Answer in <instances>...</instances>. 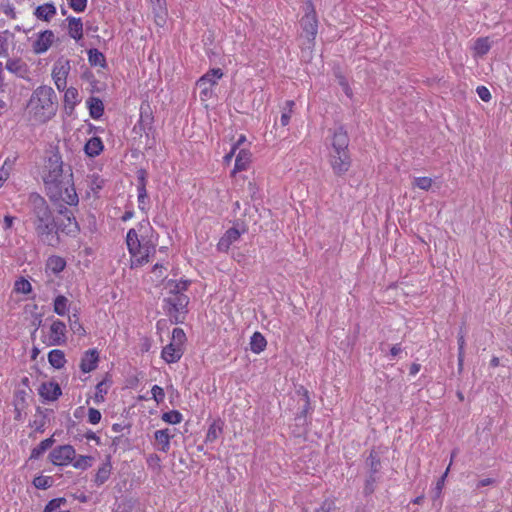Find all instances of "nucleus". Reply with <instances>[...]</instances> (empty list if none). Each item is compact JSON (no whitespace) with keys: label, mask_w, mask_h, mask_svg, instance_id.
I'll return each mask as SVG.
<instances>
[{"label":"nucleus","mask_w":512,"mask_h":512,"mask_svg":"<svg viewBox=\"0 0 512 512\" xmlns=\"http://www.w3.org/2000/svg\"><path fill=\"white\" fill-rule=\"evenodd\" d=\"M42 179L50 201L70 206L78 204L72 167L64 163L58 148L49 151L45 157Z\"/></svg>","instance_id":"nucleus-1"},{"label":"nucleus","mask_w":512,"mask_h":512,"mask_svg":"<svg viewBox=\"0 0 512 512\" xmlns=\"http://www.w3.org/2000/svg\"><path fill=\"white\" fill-rule=\"evenodd\" d=\"M126 244L131 255V266L138 267L147 264L150 257L156 253L157 241L148 220H143L127 232Z\"/></svg>","instance_id":"nucleus-2"},{"label":"nucleus","mask_w":512,"mask_h":512,"mask_svg":"<svg viewBox=\"0 0 512 512\" xmlns=\"http://www.w3.org/2000/svg\"><path fill=\"white\" fill-rule=\"evenodd\" d=\"M29 203L31 204V220L37 237L46 245L53 247L58 245L56 221L46 200L39 194L32 193L29 196Z\"/></svg>","instance_id":"nucleus-3"},{"label":"nucleus","mask_w":512,"mask_h":512,"mask_svg":"<svg viewBox=\"0 0 512 512\" xmlns=\"http://www.w3.org/2000/svg\"><path fill=\"white\" fill-rule=\"evenodd\" d=\"M58 102L55 91L46 85L36 88L28 102L27 109L31 119L39 124L51 120L57 112Z\"/></svg>","instance_id":"nucleus-4"},{"label":"nucleus","mask_w":512,"mask_h":512,"mask_svg":"<svg viewBox=\"0 0 512 512\" xmlns=\"http://www.w3.org/2000/svg\"><path fill=\"white\" fill-rule=\"evenodd\" d=\"M189 284L188 280H169L165 284L164 288L168 291V296L164 298V309L169 316L175 318L176 322H181L179 315L187 312L189 298L183 292L187 290Z\"/></svg>","instance_id":"nucleus-5"},{"label":"nucleus","mask_w":512,"mask_h":512,"mask_svg":"<svg viewBox=\"0 0 512 512\" xmlns=\"http://www.w3.org/2000/svg\"><path fill=\"white\" fill-rule=\"evenodd\" d=\"M76 450L72 445H60L55 447L49 454L50 461L55 466H68L75 459Z\"/></svg>","instance_id":"nucleus-6"},{"label":"nucleus","mask_w":512,"mask_h":512,"mask_svg":"<svg viewBox=\"0 0 512 512\" xmlns=\"http://www.w3.org/2000/svg\"><path fill=\"white\" fill-rule=\"evenodd\" d=\"M223 72L220 68H214L205 73L198 81L197 86L201 89L200 95L205 98L209 97L212 93V86L217 84V81L222 78Z\"/></svg>","instance_id":"nucleus-7"},{"label":"nucleus","mask_w":512,"mask_h":512,"mask_svg":"<svg viewBox=\"0 0 512 512\" xmlns=\"http://www.w3.org/2000/svg\"><path fill=\"white\" fill-rule=\"evenodd\" d=\"M59 213L65 216L67 222L65 223H57L56 222V235H58V231H61L67 235L70 236H76L79 231L80 227L78 225V222L76 221L73 213L68 210L66 207H61L59 209Z\"/></svg>","instance_id":"nucleus-8"},{"label":"nucleus","mask_w":512,"mask_h":512,"mask_svg":"<svg viewBox=\"0 0 512 512\" xmlns=\"http://www.w3.org/2000/svg\"><path fill=\"white\" fill-rule=\"evenodd\" d=\"M330 165L335 175H344L351 166L349 152H331Z\"/></svg>","instance_id":"nucleus-9"},{"label":"nucleus","mask_w":512,"mask_h":512,"mask_svg":"<svg viewBox=\"0 0 512 512\" xmlns=\"http://www.w3.org/2000/svg\"><path fill=\"white\" fill-rule=\"evenodd\" d=\"M70 71L69 60H58L52 70V77L58 90H64L67 84V76Z\"/></svg>","instance_id":"nucleus-10"},{"label":"nucleus","mask_w":512,"mask_h":512,"mask_svg":"<svg viewBox=\"0 0 512 512\" xmlns=\"http://www.w3.org/2000/svg\"><path fill=\"white\" fill-rule=\"evenodd\" d=\"M175 434L171 429L165 428L154 432V447L161 452L168 453L171 447V439Z\"/></svg>","instance_id":"nucleus-11"},{"label":"nucleus","mask_w":512,"mask_h":512,"mask_svg":"<svg viewBox=\"0 0 512 512\" xmlns=\"http://www.w3.org/2000/svg\"><path fill=\"white\" fill-rule=\"evenodd\" d=\"M55 35L51 30H45L38 34L37 39L34 41L32 47L36 54L46 52L53 44Z\"/></svg>","instance_id":"nucleus-12"},{"label":"nucleus","mask_w":512,"mask_h":512,"mask_svg":"<svg viewBox=\"0 0 512 512\" xmlns=\"http://www.w3.org/2000/svg\"><path fill=\"white\" fill-rule=\"evenodd\" d=\"M38 392L44 401H55L62 394L59 384L52 381L42 383Z\"/></svg>","instance_id":"nucleus-13"},{"label":"nucleus","mask_w":512,"mask_h":512,"mask_svg":"<svg viewBox=\"0 0 512 512\" xmlns=\"http://www.w3.org/2000/svg\"><path fill=\"white\" fill-rule=\"evenodd\" d=\"M349 137L347 132L342 128L335 130L332 139V152H348Z\"/></svg>","instance_id":"nucleus-14"},{"label":"nucleus","mask_w":512,"mask_h":512,"mask_svg":"<svg viewBox=\"0 0 512 512\" xmlns=\"http://www.w3.org/2000/svg\"><path fill=\"white\" fill-rule=\"evenodd\" d=\"M146 178H147L146 170H144V169L138 170V172H137L138 202H139V209L142 211L146 210V199H147Z\"/></svg>","instance_id":"nucleus-15"},{"label":"nucleus","mask_w":512,"mask_h":512,"mask_svg":"<svg viewBox=\"0 0 512 512\" xmlns=\"http://www.w3.org/2000/svg\"><path fill=\"white\" fill-rule=\"evenodd\" d=\"M66 325L60 321L55 320L50 327V340L53 345H61L65 342Z\"/></svg>","instance_id":"nucleus-16"},{"label":"nucleus","mask_w":512,"mask_h":512,"mask_svg":"<svg viewBox=\"0 0 512 512\" xmlns=\"http://www.w3.org/2000/svg\"><path fill=\"white\" fill-rule=\"evenodd\" d=\"M186 340V335L181 328H174L171 342L163 348L162 352H180Z\"/></svg>","instance_id":"nucleus-17"},{"label":"nucleus","mask_w":512,"mask_h":512,"mask_svg":"<svg viewBox=\"0 0 512 512\" xmlns=\"http://www.w3.org/2000/svg\"><path fill=\"white\" fill-rule=\"evenodd\" d=\"M111 474L112 464L111 461L108 459L107 461L102 463L96 470V473L93 478L95 486L100 487L104 485L109 480Z\"/></svg>","instance_id":"nucleus-18"},{"label":"nucleus","mask_w":512,"mask_h":512,"mask_svg":"<svg viewBox=\"0 0 512 512\" xmlns=\"http://www.w3.org/2000/svg\"><path fill=\"white\" fill-rule=\"evenodd\" d=\"M301 26L309 40L315 39L317 35V19L314 13H308L301 19Z\"/></svg>","instance_id":"nucleus-19"},{"label":"nucleus","mask_w":512,"mask_h":512,"mask_svg":"<svg viewBox=\"0 0 512 512\" xmlns=\"http://www.w3.org/2000/svg\"><path fill=\"white\" fill-rule=\"evenodd\" d=\"M223 429H224V422L220 418L214 419L210 423V425L207 429L204 442L205 443L215 442L222 435Z\"/></svg>","instance_id":"nucleus-20"},{"label":"nucleus","mask_w":512,"mask_h":512,"mask_svg":"<svg viewBox=\"0 0 512 512\" xmlns=\"http://www.w3.org/2000/svg\"><path fill=\"white\" fill-rule=\"evenodd\" d=\"M66 21L68 22L69 36L76 41L81 40L83 38V23L81 18L69 16Z\"/></svg>","instance_id":"nucleus-21"},{"label":"nucleus","mask_w":512,"mask_h":512,"mask_svg":"<svg viewBox=\"0 0 512 512\" xmlns=\"http://www.w3.org/2000/svg\"><path fill=\"white\" fill-rule=\"evenodd\" d=\"M104 145L100 137L90 138L84 146V151L89 157H96L103 151Z\"/></svg>","instance_id":"nucleus-22"},{"label":"nucleus","mask_w":512,"mask_h":512,"mask_svg":"<svg viewBox=\"0 0 512 512\" xmlns=\"http://www.w3.org/2000/svg\"><path fill=\"white\" fill-rule=\"evenodd\" d=\"M56 14V7L53 3H45L43 5L38 6L34 15L44 21H49Z\"/></svg>","instance_id":"nucleus-23"},{"label":"nucleus","mask_w":512,"mask_h":512,"mask_svg":"<svg viewBox=\"0 0 512 512\" xmlns=\"http://www.w3.org/2000/svg\"><path fill=\"white\" fill-rule=\"evenodd\" d=\"M90 116L99 119L104 113V105L98 97H90L87 101Z\"/></svg>","instance_id":"nucleus-24"},{"label":"nucleus","mask_w":512,"mask_h":512,"mask_svg":"<svg viewBox=\"0 0 512 512\" xmlns=\"http://www.w3.org/2000/svg\"><path fill=\"white\" fill-rule=\"evenodd\" d=\"M66 267V261L60 256L53 255L46 262V269L54 274L62 272Z\"/></svg>","instance_id":"nucleus-25"},{"label":"nucleus","mask_w":512,"mask_h":512,"mask_svg":"<svg viewBox=\"0 0 512 512\" xmlns=\"http://www.w3.org/2000/svg\"><path fill=\"white\" fill-rule=\"evenodd\" d=\"M110 380L108 378H105L101 382H99L95 387V395H94V402L96 404L103 403L105 401V396L108 393L109 387H110Z\"/></svg>","instance_id":"nucleus-26"},{"label":"nucleus","mask_w":512,"mask_h":512,"mask_svg":"<svg viewBox=\"0 0 512 512\" xmlns=\"http://www.w3.org/2000/svg\"><path fill=\"white\" fill-rule=\"evenodd\" d=\"M153 123V116L151 112V108L148 104L142 105L140 108V120L139 125L140 127L145 130L151 129Z\"/></svg>","instance_id":"nucleus-27"},{"label":"nucleus","mask_w":512,"mask_h":512,"mask_svg":"<svg viewBox=\"0 0 512 512\" xmlns=\"http://www.w3.org/2000/svg\"><path fill=\"white\" fill-rule=\"evenodd\" d=\"M251 161V153L246 149H241L236 156L234 171L246 170Z\"/></svg>","instance_id":"nucleus-28"},{"label":"nucleus","mask_w":512,"mask_h":512,"mask_svg":"<svg viewBox=\"0 0 512 512\" xmlns=\"http://www.w3.org/2000/svg\"><path fill=\"white\" fill-rule=\"evenodd\" d=\"M267 341L260 332H255L250 338V347L252 352H263Z\"/></svg>","instance_id":"nucleus-29"},{"label":"nucleus","mask_w":512,"mask_h":512,"mask_svg":"<svg viewBox=\"0 0 512 512\" xmlns=\"http://www.w3.org/2000/svg\"><path fill=\"white\" fill-rule=\"evenodd\" d=\"M98 355L99 354H85L80 364L81 370L84 373L91 372L97 367L99 361Z\"/></svg>","instance_id":"nucleus-30"},{"label":"nucleus","mask_w":512,"mask_h":512,"mask_svg":"<svg viewBox=\"0 0 512 512\" xmlns=\"http://www.w3.org/2000/svg\"><path fill=\"white\" fill-rule=\"evenodd\" d=\"M53 310L56 314L64 316L69 311V300L64 295H58L53 304Z\"/></svg>","instance_id":"nucleus-31"},{"label":"nucleus","mask_w":512,"mask_h":512,"mask_svg":"<svg viewBox=\"0 0 512 512\" xmlns=\"http://www.w3.org/2000/svg\"><path fill=\"white\" fill-rule=\"evenodd\" d=\"M78 102V90L74 87L66 89L64 94L65 109H70V112L74 110L75 105Z\"/></svg>","instance_id":"nucleus-32"},{"label":"nucleus","mask_w":512,"mask_h":512,"mask_svg":"<svg viewBox=\"0 0 512 512\" xmlns=\"http://www.w3.org/2000/svg\"><path fill=\"white\" fill-rule=\"evenodd\" d=\"M88 60L92 66H100V67L106 66L105 56L98 49L92 48V49L88 50Z\"/></svg>","instance_id":"nucleus-33"},{"label":"nucleus","mask_w":512,"mask_h":512,"mask_svg":"<svg viewBox=\"0 0 512 512\" xmlns=\"http://www.w3.org/2000/svg\"><path fill=\"white\" fill-rule=\"evenodd\" d=\"M93 457L86 455L75 456V459L72 461L71 465L75 469L86 470L92 466Z\"/></svg>","instance_id":"nucleus-34"},{"label":"nucleus","mask_w":512,"mask_h":512,"mask_svg":"<svg viewBox=\"0 0 512 512\" xmlns=\"http://www.w3.org/2000/svg\"><path fill=\"white\" fill-rule=\"evenodd\" d=\"M162 420L168 424L176 425L182 422L183 416L178 410L164 412L161 416Z\"/></svg>","instance_id":"nucleus-35"},{"label":"nucleus","mask_w":512,"mask_h":512,"mask_svg":"<svg viewBox=\"0 0 512 512\" xmlns=\"http://www.w3.org/2000/svg\"><path fill=\"white\" fill-rule=\"evenodd\" d=\"M53 478L51 476L39 475L33 479V485L37 489H48L53 485Z\"/></svg>","instance_id":"nucleus-36"},{"label":"nucleus","mask_w":512,"mask_h":512,"mask_svg":"<svg viewBox=\"0 0 512 512\" xmlns=\"http://www.w3.org/2000/svg\"><path fill=\"white\" fill-rule=\"evenodd\" d=\"M53 444L52 438H47L42 440L37 447H35L31 451V458H38L41 454H43L47 449H49Z\"/></svg>","instance_id":"nucleus-37"},{"label":"nucleus","mask_w":512,"mask_h":512,"mask_svg":"<svg viewBox=\"0 0 512 512\" xmlns=\"http://www.w3.org/2000/svg\"><path fill=\"white\" fill-rule=\"evenodd\" d=\"M294 105L295 103L293 100H287L285 102V106L283 108V112L280 119L282 126L288 125Z\"/></svg>","instance_id":"nucleus-38"},{"label":"nucleus","mask_w":512,"mask_h":512,"mask_svg":"<svg viewBox=\"0 0 512 512\" xmlns=\"http://www.w3.org/2000/svg\"><path fill=\"white\" fill-rule=\"evenodd\" d=\"M246 232V228L242 227V229H239L238 227H232L228 229L225 234L223 235L228 241L234 243L236 242L242 233Z\"/></svg>","instance_id":"nucleus-39"},{"label":"nucleus","mask_w":512,"mask_h":512,"mask_svg":"<svg viewBox=\"0 0 512 512\" xmlns=\"http://www.w3.org/2000/svg\"><path fill=\"white\" fill-rule=\"evenodd\" d=\"M474 49L477 54L485 55L490 49L488 38H478L475 42Z\"/></svg>","instance_id":"nucleus-40"},{"label":"nucleus","mask_w":512,"mask_h":512,"mask_svg":"<svg viewBox=\"0 0 512 512\" xmlns=\"http://www.w3.org/2000/svg\"><path fill=\"white\" fill-rule=\"evenodd\" d=\"M66 502L64 497L54 498L45 505L43 512H54Z\"/></svg>","instance_id":"nucleus-41"},{"label":"nucleus","mask_w":512,"mask_h":512,"mask_svg":"<svg viewBox=\"0 0 512 512\" xmlns=\"http://www.w3.org/2000/svg\"><path fill=\"white\" fill-rule=\"evenodd\" d=\"M14 290L16 292H20V293H23V294H28V293L31 292L32 286H31V283L28 280H26L24 278H20L19 280H17L15 282Z\"/></svg>","instance_id":"nucleus-42"},{"label":"nucleus","mask_w":512,"mask_h":512,"mask_svg":"<svg viewBox=\"0 0 512 512\" xmlns=\"http://www.w3.org/2000/svg\"><path fill=\"white\" fill-rule=\"evenodd\" d=\"M48 360L56 369L64 367L66 363L65 354H48Z\"/></svg>","instance_id":"nucleus-43"},{"label":"nucleus","mask_w":512,"mask_h":512,"mask_svg":"<svg viewBox=\"0 0 512 512\" xmlns=\"http://www.w3.org/2000/svg\"><path fill=\"white\" fill-rule=\"evenodd\" d=\"M69 324L73 333L78 335H82L84 333V328L79 322L77 314L74 313L73 315L69 316Z\"/></svg>","instance_id":"nucleus-44"},{"label":"nucleus","mask_w":512,"mask_h":512,"mask_svg":"<svg viewBox=\"0 0 512 512\" xmlns=\"http://www.w3.org/2000/svg\"><path fill=\"white\" fill-rule=\"evenodd\" d=\"M368 462L370 466V470L372 474H375L379 471L380 468V458L375 451H371L368 457Z\"/></svg>","instance_id":"nucleus-45"},{"label":"nucleus","mask_w":512,"mask_h":512,"mask_svg":"<svg viewBox=\"0 0 512 512\" xmlns=\"http://www.w3.org/2000/svg\"><path fill=\"white\" fill-rule=\"evenodd\" d=\"M146 463L153 470L161 469V458L156 453L149 454L146 458Z\"/></svg>","instance_id":"nucleus-46"},{"label":"nucleus","mask_w":512,"mask_h":512,"mask_svg":"<svg viewBox=\"0 0 512 512\" xmlns=\"http://www.w3.org/2000/svg\"><path fill=\"white\" fill-rule=\"evenodd\" d=\"M151 398L155 400L157 404L163 402L165 399L164 389L158 385H154L151 388Z\"/></svg>","instance_id":"nucleus-47"},{"label":"nucleus","mask_w":512,"mask_h":512,"mask_svg":"<svg viewBox=\"0 0 512 512\" xmlns=\"http://www.w3.org/2000/svg\"><path fill=\"white\" fill-rule=\"evenodd\" d=\"M432 179L429 177H418L414 180V185L422 190H429L432 186Z\"/></svg>","instance_id":"nucleus-48"},{"label":"nucleus","mask_w":512,"mask_h":512,"mask_svg":"<svg viewBox=\"0 0 512 512\" xmlns=\"http://www.w3.org/2000/svg\"><path fill=\"white\" fill-rule=\"evenodd\" d=\"M69 7L75 12H84L87 7V0H68Z\"/></svg>","instance_id":"nucleus-49"},{"label":"nucleus","mask_w":512,"mask_h":512,"mask_svg":"<svg viewBox=\"0 0 512 512\" xmlns=\"http://www.w3.org/2000/svg\"><path fill=\"white\" fill-rule=\"evenodd\" d=\"M101 412L96 408H89L88 410V422L92 425H96L101 421Z\"/></svg>","instance_id":"nucleus-50"},{"label":"nucleus","mask_w":512,"mask_h":512,"mask_svg":"<svg viewBox=\"0 0 512 512\" xmlns=\"http://www.w3.org/2000/svg\"><path fill=\"white\" fill-rule=\"evenodd\" d=\"M454 456H455V452H453V453H452V455H451V461H450V464H449V466L447 467L446 471H445V472H444V474L440 477V479H438V481H437V483H436V490H437V492H438V495L441 493V491H442V489H443V487H444V485H445V480H446V478H447V476H448V473H449V471H450V466H451V464H452V461H453Z\"/></svg>","instance_id":"nucleus-51"},{"label":"nucleus","mask_w":512,"mask_h":512,"mask_svg":"<svg viewBox=\"0 0 512 512\" xmlns=\"http://www.w3.org/2000/svg\"><path fill=\"white\" fill-rule=\"evenodd\" d=\"M476 92L479 98L484 102H489L492 98L489 89L485 86H478Z\"/></svg>","instance_id":"nucleus-52"},{"label":"nucleus","mask_w":512,"mask_h":512,"mask_svg":"<svg viewBox=\"0 0 512 512\" xmlns=\"http://www.w3.org/2000/svg\"><path fill=\"white\" fill-rule=\"evenodd\" d=\"M0 56H8V39L0 33Z\"/></svg>","instance_id":"nucleus-53"},{"label":"nucleus","mask_w":512,"mask_h":512,"mask_svg":"<svg viewBox=\"0 0 512 512\" xmlns=\"http://www.w3.org/2000/svg\"><path fill=\"white\" fill-rule=\"evenodd\" d=\"M231 244L233 243L228 241L224 236H222L217 244V249L221 252H227Z\"/></svg>","instance_id":"nucleus-54"},{"label":"nucleus","mask_w":512,"mask_h":512,"mask_svg":"<svg viewBox=\"0 0 512 512\" xmlns=\"http://www.w3.org/2000/svg\"><path fill=\"white\" fill-rule=\"evenodd\" d=\"M231 244L233 243L228 241L224 236H222L217 244V249L221 252H227Z\"/></svg>","instance_id":"nucleus-55"},{"label":"nucleus","mask_w":512,"mask_h":512,"mask_svg":"<svg viewBox=\"0 0 512 512\" xmlns=\"http://www.w3.org/2000/svg\"><path fill=\"white\" fill-rule=\"evenodd\" d=\"M165 362L175 363L178 362L182 354H161Z\"/></svg>","instance_id":"nucleus-56"},{"label":"nucleus","mask_w":512,"mask_h":512,"mask_svg":"<svg viewBox=\"0 0 512 512\" xmlns=\"http://www.w3.org/2000/svg\"><path fill=\"white\" fill-rule=\"evenodd\" d=\"M16 218L10 215H5L3 220V229H11Z\"/></svg>","instance_id":"nucleus-57"},{"label":"nucleus","mask_w":512,"mask_h":512,"mask_svg":"<svg viewBox=\"0 0 512 512\" xmlns=\"http://www.w3.org/2000/svg\"><path fill=\"white\" fill-rule=\"evenodd\" d=\"M301 400L303 403H306L305 408L303 410V413L306 414L310 409V398L307 390L303 389Z\"/></svg>","instance_id":"nucleus-58"},{"label":"nucleus","mask_w":512,"mask_h":512,"mask_svg":"<svg viewBox=\"0 0 512 512\" xmlns=\"http://www.w3.org/2000/svg\"><path fill=\"white\" fill-rule=\"evenodd\" d=\"M19 67V62L16 60H8L6 62V69L11 72H16Z\"/></svg>","instance_id":"nucleus-59"},{"label":"nucleus","mask_w":512,"mask_h":512,"mask_svg":"<svg viewBox=\"0 0 512 512\" xmlns=\"http://www.w3.org/2000/svg\"><path fill=\"white\" fill-rule=\"evenodd\" d=\"M84 437L87 439V440H92V441H95L96 444H100V437L96 435L95 432L93 431H88L85 433Z\"/></svg>","instance_id":"nucleus-60"},{"label":"nucleus","mask_w":512,"mask_h":512,"mask_svg":"<svg viewBox=\"0 0 512 512\" xmlns=\"http://www.w3.org/2000/svg\"><path fill=\"white\" fill-rule=\"evenodd\" d=\"M421 365L418 363H413L410 365L409 374L411 376H415L420 371Z\"/></svg>","instance_id":"nucleus-61"},{"label":"nucleus","mask_w":512,"mask_h":512,"mask_svg":"<svg viewBox=\"0 0 512 512\" xmlns=\"http://www.w3.org/2000/svg\"><path fill=\"white\" fill-rule=\"evenodd\" d=\"M493 483H494V480L492 478H485V479L480 480L477 483V487L480 488V487H484V486H489Z\"/></svg>","instance_id":"nucleus-62"},{"label":"nucleus","mask_w":512,"mask_h":512,"mask_svg":"<svg viewBox=\"0 0 512 512\" xmlns=\"http://www.w3.org/2000/svg\"><path fill=\"white\" fill-rule=\"evenodd\" d=\"M9 173L4 168L0 169V187L3 185V183L8 179Z\"/></svg>","instance_id":"nucleus-63"},{"label":"nucleus","mask_w":512,"mask_h":512,"mask_svg":"<svg viewBox=\"0 0 512 512\" xmlns=\"http://www.w3.org/2000/svg\"><path fill=\"white\" fill-rule=\"evenodd\" d=\"M150 3L152 4L154 10L155 9H159V10L163 9L164 0H150Z\"/></svg>","instance_id":"nucleus-64"}]
</instances>
